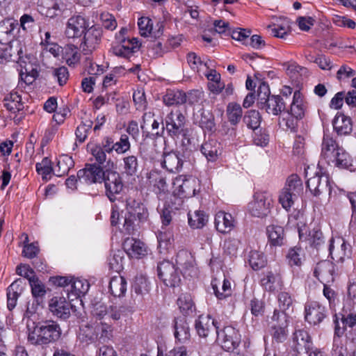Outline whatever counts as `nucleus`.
Masks as SVG:
<instances>
[{"instance_id": "f257e3e1", "label": "nucleus", "mask_w": 356, "mask_h": 356, "mask_svg": "<svg viewBox=\"0 0 356 356\" xmlns=\"http://www.w3.org/2000/svg\"><path fill=\"white\" fill-rule=\"evenodd\" d=\"M62 331L59 324L51 320L42 321L36 323L28 334V341L34 346H43L58 341Z\"/></svg>"}, {"instance_id": "f03ea898", "label": "nucleus", "mask_w": 356, "mask_h": 356, "mask_svg": "<svg viewBox=\"0 0 356 356\" xmlns=\"http://www.w3.org/2000/svg\"><path fill=\"white\" fill-rule=\"evenodd\" d=\"M303 191V184L300 177L292 174L286 179L284 187L280 192L279 202L286 210L289 209L295 200Z\"/></svg>"}, {"instance_id": "7ed1b4c3", "label": "nucleus", "mask_w": 356, "mask_h": 356, "mask_svg": "<svg viewBox=\"0 0 356 356\" xmlns=\"http://www.w3.org/2000/svg\"><path fill=\"white\" fill-rule=\"evenodd\" d=\"M289 316L284 312L275 309L269 322V330L273 339L277 343L284 341L288 336Z\"/></svg>"}, {"instance_id": "20e7f679", "label": "nucleus", "mask_w": 356, "mask_h": 356, "mask_svg": "<svg viewBox=\"0 0 356 356\" xmlns=\"http://www.w3.org/2000/svg\"><path fill=\"white\" fill-rule=\"evenodd\" d=\"M273 204L272 195L266 191H258L253 200L248 204V211L252 216L265 218L270 211Z\"/></svg>"}, {"instance_id": "39448f33", "label": "nucleus", "mask_w": 356, "mask_h": 356, "mask_svg": "<svg viewBox=\"0 0 356 356\" xmlns=\"http://www.w3.org/2000/svg\"><path fill=\"white\" fill-rule=\"evenodd\" d=\"M165 129L168 134L174 138H186L188 129L186 127V118L181 111L170 112L165 118Z\"/></svg>"}, {"instance_id": "423d86ee", "label": "nucleus", "mask_w": 356, "mask_h": 356, "mask_svg": "<svg viewBox=\"0 0 356 356\" xmlns=\"http://www.w3.org/2000/svg\"><path fill=\"white\" fill-rule=\"evenodd\" d=\"M106 189V195L111 202L117 200L124 189V184L120 175L115 170L106 169L103 181Z\"/></svg>"}, {"instance_id": "0eeeda50", "label": "nucleus", "mask_w": 356, "mask_h": 356, "mask_svg": "<svg viewBox=\"0 0 356 356\" xmlns=\"http://www.w3.org/2000/svg\"><path fill=\"white\" fill-rule=\"evenodd\" d=\"M157 270L159 278L167 286L175 287L181 281L179 272L175 264L169 261L160 262Z\"/></svg>"}, {"instance_id": "6e6552de", "label": "nucleus", "mask_w": 356, "mask_h": 356, "mask_svg": "<svg viewBox=\"0 0 356 356\" xmlns=\"http://www.w3.org/2000/svg\"><path fill=\"white\" fill-rule=\"evenodd\" d=\"M106 173L101 165L95 163L86 164L85 168L77 172V177L80 182L92 184L102 183Z\"/></svg>"}, {"instance_id": "1a4fd4ad", "label": "nucleus", "mask_w": 356, "mask_h": 356, "mask_svg": "<svg viewBox=\"0 0 356 356\" xmlns=\"http://www.w3.org/2000/svg\"><path fill=\"white\" fill-rule=\"evenodd\" d=\"M83 40L81 44L82 52L89 55L95 51L100 43L102 31L99 27L92 26L83 33Z\"/></svg>"}, {"instance_id": "9d476101", "label": "nucleus", "mask_w": 356, "mask_h": 356, "mask_svg": "<svg viewBox=\"0 0 356 356\" xmlns=\"http://www.w3.org/2000/svg\"><path fill=\"white\" fill-rule=\"evenodd\" d=\"M217 341L226 351H232L238 345L239 339L237 331L232 326L224 327L222 330H216Z\"/></svg>"}, {"instance_id": "9b49d317", "label": "nucleus", "mask_w": 356, "mask_h": 356, "mask_svg": "<svg viewBox=\"0 0 356 356\" xmlns=\"http://www.w3.org/2000/svg\"><path fill=\"white\" fill-rule=\"evenodd\" d=\"M326 308L318 302H307L305 305V318L309 324H320L327 316Z\"/></svg>"}, {"instance_id": "f8f14e48", "label": "nucleus", "mask_w": 356, "mask_h": 356, "mask_svg": "<svg viewBox=\"0 0 356 356\" xmlns=\"http://www.w3.org/2000/svg\"><path fill=\"white\" fill-rule=\"evenodd\" d=\"M48 307L50 312L57 318L65 320L70 316L72 305L63 296H54L51 298L49 301Z\"/></svg>"}, {"instance_id": "ddd939ff", "label": "nucleus", "mask_w": 356, "mask_h": 356, "mask_svg": "<svg viewBox=\"0 0 356 356\" xmlns=\"http://www.w3.org/2000/svg\"><path fill=\"white\" fill-rule=\"evenodd\" d=\"M329 252L333 260L343 262L346 257L349 258L351 254V246L343 238L330 240Z\"/></svg>"}, {"instance_id": "4468645a", "label": "nucleus", "mask_w": 356, "mask_h": 356, "mask_svg": "<svg viewBox=\"0 0 356 356\" xmlns=\"http://www.w3.org/2000/svg\"><path fill=\"white\" fill-rule=\"evenodd\" d=\"M176 263L181 268L184 276L193 277L197 275V270L194 258L188 251H179L176 256Z\"/></svg>"}, {"instance_id": "2eb2a0df", "label": "nucleus", "mask_w": 356, "mask_h": 356, "mask_svg": "<svg viewBox=\"0 0 356 356\" xmlns=\"http://www.w3.org/2000/svg\"><path fill=\"white\" fill-rule=\"evenodd\" d=\"M175 200L181 205L183 202L182 198L188 197L195 195V189L193 187V181L188 179L177 178L174 182Z\"/></svg>"}, {"instance_id": "dca6fc26", "label": "nucleus", "mask_w": 356, "mask_h": 356, "mask_svg": "<svg viewBox=\"0 0 356 356\" xmlns=\"http://www.w3.org/2000/svg\"><path fill=\"white\" fill-rule=\"evenodd\" d=\"M88 27L86 19L81 15L71 17L67 23L65 35L68 38H76L81 37Z\"/></svg>"}, {"instance_id": "f3484780", "label": "nucleus", "mask_w": 356, "mask_h": 356, "mask_svg": "<svg viewBox=\"0 0 356 356\" xmlns=\"http://www.w3.org/2000/svg\"><path fill=\"white\" fill-rule=\"evenodd\" d=\"M307 187L314 196H318L323 192L331 193L329 177L318 173L308 179Z\"/></svg>"}, {"instance_id": "a211bd4d", "label": "nucleus", "mask_w": 356, "mask_h": 356, "mask_svg": "<svg viewBox=\"0 0 356 356\" xmlns=\"http://www.w3.org/2000/svg\"><path fill=\"white\" fill-rule=\"evenodd\" d=\"M259 108L264 109L268 114L278 115L286 110V104L280 95H271L260 102Z\"/></svg>"}, {"instance_id": "6ab92c4d", "label": "nucleus", "mask_w": 356, "mask_h": 356, "mask_svg": "<svg viewBox=\"0 0 356 356\" xmlns=\"http://www.w3.org/2000/svg\"><path fill=\"white\" fill-rule=\"evenodd\" d=\"M195 330L200 337H207L209 333L215 332L219 328L218 323L209 315L200 316L195 321Z\"/></svg>"}, {"instance_id": "aec40b11", "label": "nucleus", "mask_w": 356, "mask_h": 356, "mask_svg": "<svg viewBox=\"0 0 356 356\" xmlns=\"http://www.w3.org/2000/svg\"><path fill=\"white\" fill-rule=\"evenodd\" d=\"M19 23L14 18H6L0 22V43L7 44L15 37V30Z\"/></svg>"}, {"instance_id": "412c9836", "label": "nucleus", "mask_w": 356, "mask_h": 356, "mask_svg": "<svg viewBox=\"0 0 356 356\" xmlns=\"http://www.w3.org/2000/svg\"><path fill=\"white\" fill-rule=\"evenodd\" d=\"M261 286L268 292H275L282 290L284 284L281 275L277 273L268 271L265 273L260 281Z\"/></svg>"}, {"instance_id": "4be33fe9", "label": "nucleus", "mask_w": 356, "mask_h": 356, "mask_svg": "<svg viewBox=\"0 0 356 356\" xmlns=\"http://www.w3.org/2000/svg\"><path fill=\"white\" fill-rule=\"evenodd\" d=\"M334 131L338 136H348L353 131V122L350 117L342 113H337L332 120Z\"/></svg>"}, {"instance_id": "5701e85b", "label": "nucleus", "mask_w": 356, "mask_h": 356, "mask_svg": "<svg viewBox=\"0 0 356 356\" xmlns=\"http://www.w3.org/2000/svg\"><path fill=\"white\" fill-rule=\"evenodd\" d=\"M163 160L161 162L163 168L172 173L179 172L182 168L184 161L177 152L163 153Z\"/></svg>"}, {"instance_id": "b1692460", "label": "nucleus", "mask_w": 356, "mask_h": 356, "mask_svg": "<svg viewBox=\"0 0 356 356\" xmlns=\"http://www.w3.org/2000/svg\"><path fill=\"white\" fill-rule=\"evenodd\" d=\"M123 245L124 251L132 258L140 259L147 254L145 245L139 240L128 238L124 241Z\"/></svg>"}, {"instance_id": "393cba45", "label": "nucleus", "mask_w": 356, "mask_h": 356, "mask_svg": "<svg viewBox=\"0 0 356 356\" xmlns=\"http://www.w3.org/2000/svg\"><path fill=\"white\" fill-rule=\"evenodd\" d=\"M299 237L301 241H307L308 243L317 250L324 245L325 238L322 232L318 228H314L309 232V234H304L303 229H298Z\"/></svg>"}, {"instance_id": "a878e982", "label": "nucleus", "mask_w": 356, "mask_h": 356, "mask_svg": "<svg viewBox=\"0 0 356 356\" xmlns=\"http://www.w3.org/2000/svg\"><path fill=\"white\" fill-rule=\"evenodd\" d=\"M234 218L230 213L225 211H218L215 216V227L216 229L222 234L230 232L234 227Z\"/></svg>"}, {"instance_id": "bb28decb", "label": "nucleus", "mask_w": 356, "mask_h": 356, "mask_svg": "<svg viewBox=\"0 0 356 356\" xmlns=\"http://www.w3.org/2000/svg\"><path fill=\"white\" fill-rule=\"evenodd\" d=\"M126 211L136 218L139 222H145L148 218L147 208L140 202L133 199H128L126 201Z\"/></svg>"}, {"instance_id": "cd10ccee", "label": "nucleus", "mask_w": 356, "mask_h": 356, "mask_svg": "<svg viewBox=\"0 0 356 356\" xmlns=\"http://www.w3.org/2000/svg\"><path fill=\"white\" fill-rule=\"evenodd\" d=\"M337 141L330 135L325 134L321 144V156L327 160V163L338 152V149H341Z\"/></svg>"}, {"instance_id": "c85d7f7f", "label": "nucleus", "mask_w": 356, "mask_h": 356, "mask_svg": "<svg viewBox=\"0 0 356 356\" xmlns=\"http://www.w3.org/2000/svg\"><path fill=\"white\" fill-rule=\"evenodd\" d=\"M221 144L216 139H209L201 146V152L209 161H215L221 154Z\"/></svg>"}, {"instance_id": "c756f323", "label": "nucleus", "mask_w": 356, "mask_h": 356, "mask_svg": "<svg viewBox=\"0 0 356 356\" xmlns=\"http://www.w3.org/2000/svg\"><path fill=\"white\" fill-rule=\"evenodd\" d=\"M174 336L180 343H186L191 337L190 327L185 318H177L175 319Z\"/></svg>"}, {"instance_id": "7c9ffc66", "label": "nucleus", "mask_w": 356, "mask_h": 356, "mask_svg": "<svg viewBox=\"0 0 356 356\" xmlns=\"http://www.w3.org/2000/svg\"><path fill=\"white\" fill-rule=\"evenodd\" d=\"M305 109L302 93L299 90H296L293 92L290 108L286 111V113L297 120L302 119L305 116Z\"/></svg>"}, {"instance_id": "2f4dec72", "label": "nucleus", "mask_w": 356, "mask_h": 356, "mask_svg": "<svg viewBox=\"0 0 356 356\" xmlns=\"http://www.w3.org/2000/svg\"><path fill=\"white\" fill-rule=\"evenodd\" d=\"M293 342L298 352L306 351L313 346L311 337L308 332L304 330H296L293 334Z\"/></svg>"}, {"instance_id": "473e14b6", "label": "nucleus", "mask_w": 356, "mask_h": 356, "mask_svg": "<svg viewBox=\"0 0 356 356\" xmlns=\"http://www.w3.org/2000/svg\"><path fill=\"white\" fill-rule=\"evenodd\" d=\"M211 286L213 290V293L219 300L225 299L232 295V285L229 280L224 279L222 284L216 279H213L211 281Z\"/></svg>"}, {"instance_id": "72a5a7b5", "label": "nucleus", "mask_w": 356, "mask_h": 356, "mask_svg": "<svg viewBox=\"0 0 356 356\" xmlns=\"http://www.w3.org/2000/svg\"><path fill=\"white\" fill-rule=\"evenodd\" d=\"M266 232L270 245L281 246L284 243V231L282 227L270 225L267 227Z\"/></svg>"}, {"instance_id": "f704fd0d", "label": "nucleus", "mask_w": 356, "mask_h": 356, "mask_svg": "<svg viewBox=\"0 0 356 356\" xmlns=\"http://www.w3.org/2000/svg\"><path fill=\"white\" fill-rule=\"evenodd\" d=\"M334 271V266L332 262L324 260L318 262L314 269V274L318 279L322 278L329 281L333 280L332 275Z\"/></svg>"}, {"instance_id": "c9c22d12", "label": "nucleus", "mask_w": 356, "mask_h": 356, "mask_svg": "<svg viewBox=\"0 0 356 356\" xmlns=\"http://www.w3.org/2000/svg\"><path fill=\"white\" fill-rule=\"evenodd\" d=\"M3 102L6 109L13 113L22 111L24 108L22 98L16 92H11L6 95L3 99Z\"/></svg>"}, {"instance_id": "e433bc0d", "label": "nucleus", "mask_w": 356, "mask_h": 356, "mask_svg": "<svg viewBox=\"0 0 356 356\" xmlns=\"http://www.w3.org/2000/svg\"><path fill=\"white\" fill-rule=\"evenodd\" d=\"M352 159L349 154L343 149H338V152L328 162L341 169H349L352 166Z\"/></svg>"}, {"instance_id": "4c0bfd02", "label": "nucleus", "mask_w": 356, "mask_h": 356, "mask_svg": "<svg viewBox=\"0 0 356 356\" xmlns=\"http://www.w3.org/2000/svg\"><path fill=\"white\" fill-rule=\"evenodd\" d=\"M108 289L114 297H122L127 291V282L122 276H115L111 279Z\"/></svg>"}, {"instance_id": "58836bf2", "label": "nucleus", "mask_w": 356, "mask_h": 356, "mask_svg": "<svg viewBox=\"0 0 356 356\" xmlns=\"http://www.w3.org/2000/svg\"><path fill=\"white\" fill-rule=\"evenodd\" d=\"M63 58L70 67H74L80 61L81 54L74 44H67L63 49Z\"/></svg>"}, {"instance_id": "ea45409f", "label": "nucleus", "mask_w": 356, "mask_h": 356, "mask_svg": "<svg viewBox=\"0 0 356 356\" xmlns=\"http://www.w3.org/2000/svg\"><path fill=\"white\" fill-rule=\"evenodd\" d=\"M163 102L168 106L186 103V93L181 90H168L163 96Z\"/></svg>"}, {"instance_id": "a19ab883", "label": "nucleus", "mask_w": 356, "mask_h": 356, "mask_svg": "<svg viewBox=\"0 0 356 356\" xmlns=\"http://www.w3.org/2000/svg\"><path fill=\"white\" fill-rule=\"evenodd\" d=\"M226 113L229 122L232 125H236L241 120L243 115L242 108L240 104L230 102L227 106Z\"/></svg>"}, {"instance_id": "79ce46f5", "label": "nucleus", "mask_w": 356, "mask_h": 356, "mask_svg": "<svg viewBox=\"0 0 356 356\" xmlns=\"http://www.w3.org/2000/svg\"><path fill=\"white\" fill-rule=\"evenodd\" d=\"M188 224L193 229L203 227L208 222V216L201 210L195 211L193 214L188 213Z\"/></svg>"}, {"instance_id": "37998d69", "label": "nucleus", "mask_w": 356, "mask_h": 356, "mask_svg": "<svg viewBox=\"0 0 356 356\" xmlns=\"http://www.w3.org/2000/svg\"><path fill=\"white\" fill-rule=\"evenodd\" d=\"M74 162L72 158L68 155H62L59 157L57 162V168L54 175L57 177L63 176L69 172V170L73 168Z\"/></svg>"}, {"instance_id": "c03bdc74", "label": "nucleus", "mask_w": 356, "mask_h": 356, "mask_svg": "<svg viewBox=\"0 0 356 356\" xmlns=\"http://www.w3.org/2000/svg\"><path fill=\"white\" fill-rule=\"evenodd\" d=\"M123 161V172L127 176L135 175L139 167L138 160L136 156L129 155L124 156Z\"/></svg>"}, {"instance_id": "a18cd8bd", "label": "nucleus", "mask_w": 356, "mask_h": 356, "mask_svg": "<svg viewBox=\"0 0 356 356\" xmlns=\"http://www.w3.org/2000/svg\"><path fill=\"white\" fill-rule=\"evenodd\" d=\"M90 288L89 283L85 280H72L70 289H67V293L71 292L74 296L84 295Z\"/></svg>"}, {"instance_id": "49530a36", "label": "nucleus", "mask_w": 356, "mask_h": 356, "mask_svg": "<svg viewBox=\"0 0 356 356\" xmlns=\"http://www.w3.org/2000/svg\"><path fill=\"white\" fill-rule=\"evenodd\" d=\"M177 304L184 315H189L195 310V305L190 294H181L177 300Z\"/></svg>"}, {"instance_id": "de8ad7c7", "label": "nucleus", "mask_w": 356, "mask_h": 356, "mask_svg": "<svg viewBox=\"0 0 356 356\" xmlns=\"http://www.w3.org/2000/svg\"><path fill=\"white\" fill-rule=\"evenodd\" d=\"M29 284L31 288V293L35 298H42L46 293L45 285L35 276L33 275L29 278Z\"/></svg>"}, {"instance_id": "09e8293b", "label": "nucleus", "mask_w": 356, "mask_h": 356, "mask_svg": "<svg viewBox=\"0 0 356 356\" xmlns=\"http://www.w3.org/2000/svg\"><path fill=\"white\" fill-rule=\"evenodd\" d=\"M243 120L249 129L256 130L260 126L261 116L257 111L250 110L245 114Z\"/></svg>"}, {"instance_id": "8fccbe9b", "label": "nucleus", "mask_w": 356, "mask_h": 356, "mask_svg": "<svg viewBox=\"0 0 356 356\" xmlns=\"http://www.w3.org/2000/svg\"><path fill=\"white\" fill-rule=\"evenodd\" d=\"M36 171L41 175L43 179L48 180L53 172L52 163L49 158H44L40 163L35 165Z\"/></svg>"}, {"instance_id": "3c124183", "label": "nucleus", "mask_w": 356, "mask_h": 356, "mask_svg": "<svg viewBox=\"0 0 356 356\" xmlns=\"http://www.w3.org/2000/svg\"><path fill=\"white\" fill-rule=\"evenodd\" d=\"M124 254L123 251L118 250L109 258L108 265L112 270L119 273L123 270Z\"/></svg>"}, {"instance_id": "603ef678", "label": "nucleus", "mask_w": 356, "mask_h": 356, "mask_svg": "<svg viewBox=\"0 0 356 356\" xmlns=\"http://www.w3.org/2000/svg\"><path fill=\"white\" fill-rule=\"evenodd\" d=\"M79 339L86 343H90L95 341L97 337L95 328L87 325L80 329L79 334Z\"/></svg>"}, {"instance_id": "864d4df0", "label": "nucleus", "mask_w": 356, "mask_h": 356, "mask_svg": "<svg viewBox=\"0 0 356 356\" xmlns=\"http://www.w3.org/2000/svg\"><path fill=\"white\" fill-rule=\"evenodd\" d=\"M132 288L136 293L144 295L149 292L150 287L147 279L143 275H138L136 277Z\"/></svg>"}, {"instance_id": "5fc2aeb1", "label": "nucleus", "mask_w": 356, "mask_h": 356, "mask_svg": "<svg viewBox=\"0 0 356 356\" xmlns=\"http://www.w3.org/2000/svg\"><path fill=\"white\" fill-rule=\"evenodd\" d=\"M286 258L290 266H301L303 258L302 250L297 247L290 248Z\"/></svg>"}, {"instance_id": "6e6d98bb", "label": "nucleus", "mask_w": 356, "mask_h": 356, "mask_svg": "<svg viewBox=\"0 0 356 356\" xmlns=\"http://www.w3.org/2000/svg\"><path fill=\"white\" fill-rule=\"evenodd\" d=\"M249 264L253 270H257L266 265V259L261 252L251 251L249 256Z\"/></svg>"}, {"instance_id": "4d7b16f0", "label": "nucleus", "mask_w": 356, "mask_h": 356, "mask_svg": "<svg viewBox=\"0 0 356 356\" xmlns=\"http://www.w3.org/2000/svg\"><path fill=\"white\" fill-rule=\"evenodd\" d=\"M114 145L118 154H125L131 149V143L127 134H122L118 141H114Z\"/></svg>"}, {"instance_id": "13d9d810", "label": "nucleus", "mask_w": 356, "mask_h": 356, "mask_svg": "<svg viewBox=\"0 0 356 356\" xmlns=\"http://www.w3.org/2000/svg\"><path fill=\"white\" fill-rule=\"evenodd\" d=\"M277 299L280 312L285 313L293 305L291 296L286 291H281L277 296Z\"/></svg>"}, {"instance_id": "bf43d9fd", "label": "nucleus", "mask_w": 356, "mask_h": 356, "mask_svg": "<svg viewBox=\"0 0 356 356\" xmlns=\"http://www.w3.org/2000/svg\"><path fill=\"white\" fill-rule=\"evenodd\" d=\"M138 26L142 36L146 37L152 33L153 24L151 19L145 17H140L138 19Z\"/></svg>"}, {"instance_id": "052dcab7", "label": "nucleus", "mask_w": 356, "mask_h": 356, "mask_svg": "<svg viewBox=\"0 0 356 356\" xmlns=\"http://www.w3.org/2000/svg\"><path fill=\"white\" fill-rule=\"evenodd\" d=\"M90 151L97 165H103L106 161V153L99 146V145H93L90 147Z\"/></svg>"}, {"instance_id": "680f3d73", "label": "nucleus", "mask_w": 356, "mask_h": 356, "mask_svg": "<svg viewBox=\"0 0 356 356\" xmlns=\"http://www.w3.org/2000/svg\"><path fill=\"white\" fill-rule=\"evenodd\" d=\"M136 220V218L127 211L124 217L123 229L127 234H134L136 229V224L135 223Z\"/></svg>"}, {"instance_id": "e2e57ef3", "label": "nucleus", "mask_w": 356, "mask_h": 356, "mask_svg": "<svg viewBox=\"0 0 356 356\" xmlns=\"http://www.w3.org/2000/svg\"><path fill=\"white\" fill-rule=\"evenodd\" d=\"M53 75L57 79L60 86H63L67 83L69 78V72L66 67L61 66L54 69Z\"/></svg>"}, {"instance_id": "0e129e2a", "label": "nucleus", "mask_w": 356, "mask_h": 356, "mask_svg": "<svg viewBox=\"0 0 356 356\" xmlns=\"http://www.w3.org/2000/svg\"><path fill=\"white\" fill-rule=\"evenodd\" d=\"M238 248V241L236 238H228L224 241L223 250L227 254L234 256Z\"/></svg>"}, {"instance_id": "69168bd1", "label": "nucleus", "mask_w": 356, "mask_h": 356, "mask_svg": "<svg viewBox=\"0 0 356 356\" xmlns=\"http://www.w3.org/2000/svg\"><path fill=\"white\" fill-rule=\"evenodd\" d=\"M115 92H113L98 96L93 102L95 108L99 109L106 104H111L115 99Z\"/></svg>"}, {"instance_id": "338daca9", "label": "nucleus", "mask_w": 356, "mask_h": 356, "mask_svg": "<svg viewBox=\"0 0 356 356\" xmlns=\"http://www.w3.org/2000/svg\"><path fill=\"white\" fill-rule=\"evenodd\" d=\"M133 100L138 110H144L147 106L145 92L143 90L135 91L133 94Z\"/></svg>"}, {"instance_id": "774afa93", "label": "nucleus", "mask_w": 356, "mask_h": 356, "mask_svg": "<svg viewBox=\"0 0 356 356\" xmlns=\"http://www.w3.org/2000/svg\"><path fill=\"white\" fill-rule=\"evenodd\" d=\"M200 126L202 129L211 131L215 127L213 115L210 113H202L200 120Z\"/></svg>"}]
</instances>
